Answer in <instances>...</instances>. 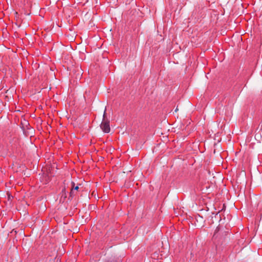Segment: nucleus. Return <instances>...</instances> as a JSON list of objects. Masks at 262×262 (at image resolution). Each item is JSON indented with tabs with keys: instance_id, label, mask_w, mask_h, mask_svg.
<instances>
[{
	"instance_id": "1",
	"label": "nucleus",
	"mask_w": 262,
	"mask_h": 262,
	"mask_svg": "<svg viewBox=\"0 0 262 262\" xmlns=\"http://www.w3.org/2000/svg\"><path fill=\"white\" fill-rule=\"evenodd\" d=\"M106 110H105L103 115V120L101 122L100 127L103 132L108 133L110 132V121L105 119Z\"/></svg>"
},
{
	"instance_id": "2",
	"label": "nucleus",
	"mask_w": 262,
	"mask_h": 262,
	"mask_svg": "<svg viewBox=\"0 0 262 262\" xmlns=\"http://www.w3.org/2000/svg\"><path fill=\"white\" fill-rule=\"evenodd\" d=\"M78 188H79V187H78V186H75V187H73V189H74V190H78Z\"/></svg>"
},
{
	"instance_id": "3",
	"label": "nucleus",
	"mask_w": 262,
	"mask_h": 262,
	"mask_svg": "<svg viewBox=\"0 0 262 262\" xmlns=\"http://www.w3.org/2000/svg\"><path fill=\"white\" fill-rule=\"evenodd\" d=\"M73 193V189H72V191H71V195H72Z\"/></svg>"
},
{
	"instance_id": "4",
	"label": "nucleus",
	"mask_w": 262,
	"mask_h": 262,
	"mask_svg": "<svg viewBox=\"0 0 262 262\" xmlns=\"http://www.w3.org/2000/svg\"><path fill=\"white\" fill-rule=\"evenodd\" d=\"M178 111V108H176V109L175 110V112H177Z\"/></svg>"
},
{
	"instance_id": "5",
	"label": "nucleus",
	"mask_w": 262,
	"mask_h": 262,
	"mask_svg": "<svg viewBox=\"0 0 262 262\" xmlns=\"http://www.w3.org/2000/svg\"><path fill=\"white\" fill-rule=\"evenodd\" d=\"M216 234V232L215 231V233L214 234V236H215Z\"/></svg>"
}]
</instances>
